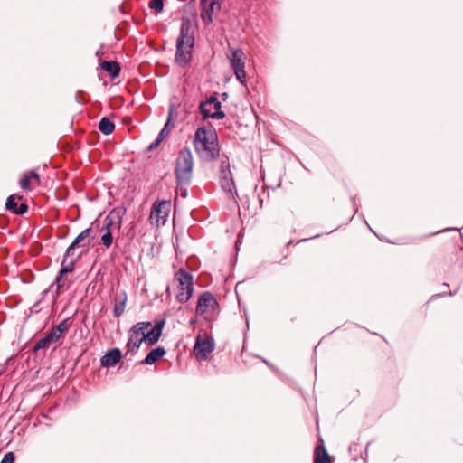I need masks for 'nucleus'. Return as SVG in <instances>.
<instances>
[{"label":"nucleus","mask_w":463,"mask_h":463,"mask_svg":"<svg viewBox=\"0 0 463 463\" xmlns=\"http://www.w3.org/2000/svg\"><path fill=\"white\" fill-rule=\"evenodd\" d=\"M194 147L199 158L204 162L216 160L220 155V145L215 130L209 127H199L194 137Z\"/></svg>","instance_id":"f257e3e1"},{"label":"nucleus","mask_w":463,"mask_h":463,"mask_svg":"<svg viewBox=\"0 0 463 463\" xmlns=\"http://www.w3.org/2000/svg\"><path fill=\"white\" fill-rule=\"evenodd\" d=\"M194 46V37L193 25L189 19L183 18L175 52V61L180 66H185L190 62Z\"/></svg>","instance_id":"f03ea898"},{"label":"nucleus","mask_w":463,"mask_h":463,"mask_svg":"<svg viewBox=\"0 0 463 463\" xmlns=\"http://www.w3.org/2000/svg\"><path fill=\"white\" fill-rule=\"evenodd\" d=\"M194 156L188 147L178 153L175 160V175L178 186L190 184L193 177Z\"/></svg>","instance_id":"7ed1b4c3"},{"label":"nucleus","mask_w":463,"mask_h":463,"mask_svg":"<svg viewBox=\"0 0 463 463\" xmlns=\"http://www.w3.org/2000/svg\"><path fill=\"white\" fill-rule=\"evenodd\" d=\"M91 233V229L87 228L84 231H82L76 238L75 240L71 243V245L68 247L65 258L62 261L61 269L59 272L61 276H65L68 273H71L74 270V261L77 258L80 256V253L76 256V258L71 260L68 264H64L66 261V259L68 257H73L75 255V249L76 247H82V248H88L90 246V241L88 239Z\"/></svg>","instance_id":"20e7f679"},{"label":"nucleus","mask_w":463,"mask_h":463,"mask_svg":"<svg viewBox=\"0 0 463 463\" xmlns=\"http://www.w3.org/2000/svg\"><path fill=\"white\" fill-rule=\"evenodd\" d=\"M195 313L208 322L216 319L219 314V304L211 292L205 291L199 297Z\"/></svg>","instance_id":"39448f33"},{"label":"nucleus","mask_w":463,"mask_h":463,"mask_svg":"<svg viewBox=\"0 0 463 463\" xmlns=\"http://www.w3.org/2000/svg\"><path fill=\"white\" fill-rule=\"evenodd\" d=\"M175 279L178 281L176 299L180 303H185L191 298L194 292L193 276L185 269H180L175 274Z\"/></svg>","instance_id":"423d86ee"},{"label":"nucleus","mask_w":463,"mask_h":463,"mask_svg":"<svg viewBox=\"0 0 463 463\" xmlns=\"http://www.w3.org/2000/svg\"><path fill=\"white\" fill-rule=\"evenodd\" d=\"M227 57L237 80L243 85L246 83L245 59L246 55L241 49L229 48Z\"/></svg>","instance_id":"0eeeda50"},{"label":"nucleus","mask_w":463,"mask_h":463,"mask_svg":"<svg viewBox=\"0 0 463 463\" xmlns=\"http://www.w3.org/2000/svg\"><path fill=\"white\" fill-rule=\"evenodd\" d=\"M222 103L215 96H211L205 101L200 103L199 109L203 118L213 119H222L225 113L221 110Z\"/></svg>","instance_id":"6e6552de"},{"label":"nucleus","mask_w":463,"mask_h":463,"mask_svg":"<svg viewBox=\"0 0 463 463\" xmlns=\"http://www.w3.org/2000/svg\"><path fill=\"white\" fill-rule=\"evenodd\" d=\"M143 324H135L129 330L127 343L128 352L135 354L143 342H146V334L141 330Z\"/></svg>","instance_id":"1a4fd4ad"},{"label":"nucleus","mask_w":463,"mask_h":463,"mask_svg":"<svg viewBox=\"0 0 463 463\" xmlns=\"http://www.w3.org/2000/svg\"><path fill=\"white\" fill-rule=\"evenodd\" d=\"M214 341L212 336L205 335L203 338L196 337L194 353L197 359L206 360L209 354L214 350Z\"/></svg>","instance_id":"9d476101"},{"label":"nucleus","mask_w":463,"mask_h":463,"mask_svg":"<svg viewBox=\"0 0 463 463\" xmlns=\"http://www.w3.org/2000/svg\"><path fill=\"white\" fill-rule=\"evenodd\" d=\"M125 213L126 210L123 208H114L111 210L103 221L101 232L108 230L112 232L114 229L119 230Z\"/></svg>","instance_id":"9b49d317"},{"label":"nucleus","mask_w":463,"mask_h":463,"mask_svg":"<svg viewBox=\"0 0 463 463\" xmlns=\"http://www.w3.org/2000/svg\"><path fill=\"white\" fill-rule=\"evenodd\" d=\"M70 282L65 278V276H61L58 274L54 282L43 293V298H44L49 292L52 294V302L55 303L59 298V296L70 287Z\"/></svg>","instance_id":"f8f14e48"},{"label":"nucleus","mask_w":463,"mask_h":463,"mask_svg":"<svg viewBox=\"0 0 463 463\" xmlns=\"http://www.w3.org/2000/svg\"><path fill=\"white\" fill-rule=\"evenodd\" d=\"M170 208V202L168 201H161V202H156L153 204L150 218L152 220H156V222H159L160 220L163 221V223L165 222Z\"/></svg>","instance_id":"ddd939ff"},{"label":"nucleus","mask_w":463,"mask_h":463,"mask_svg":"<svg viewBox=\"0 0 463 463\" xmlns=\"http://www.w3.org/2000/svg\"><path fill=\"white\" fill-rule=\"evenodd\" d=\"M201 18L206 24H209L213 22V12L220 9V5L216 0H201Z\"/></svg>","instance_id":"4468645a"},{"label":"nucleus","mask_w":463,"mask_h":463,"mask_svg":"<svg viewBox=\"0 0 463 463\" xmlns=\"http://www.w3.org/2000/svg\"><path fill=\"white\" fill-rule=\"evenodd\" d=\"M220 184L221 188L227 194V196L231 199H233L236 202V197L238 196V194L235 190V184L233 181L232 174L221 175Z\"/></svg>","instance_id":"2eb2a0df"},{"label":"nucleus","mask_w":463,"mask_h":463,"mask_svg":"<svg viewBox=\"0 0 463 463\" xmlns=\"http://www.w3.org/2000/svg\"><path fill=\"white\" fill-rule=\"evenodd\" d=\"M165 324V319L157 320L154 326L151 324L149 332L146 333V342L148 345H152L159 340Z\"/></svg>","instance_id":"dca6fc26"},{"label":"nucleus","mask_w":463,"mask_h":463,"mask_svg":"<svg viewBox=\"0 0 463 463\" xmlns=\"http://www.w3.org/2000/svg\"><path fill=\"white\" fill-rule=\"evenodd\" d=\"M60 338L61 337L52 328L43 337L37 341L33 346V351L37 353L41 349H47L52 344L57 342Z\"/></svg>","instance_id":"f3484780"},{"label":"nucleus","mask_w":463,"mask_h":463,"mask_svg":"<svg viewBox=\"0 0 463 463\" xmlns=\"http://www.w3.org/2000/svg\"><path fill=\"white\" fill-rule=\"evenodd\" d=\"M121 359V352L118 348L109 350L100 359V364L104 367L116 365Z\"/></svg>","instance_id":"a211bd4d"},{"label":"nucleus","mask_w":463,"mask_h":463,"mask_svg":"<svg viewBox=\"0 0 463 463\" xmlns=\"http://www.w3.org/2000/svg\"><path fill=\"white\" fill-rule=\"evenodd\" d=\"M314 463H332L324 441L319 439L314 451Z\"/></svg>","instance_id":"6ab92c4d"},{"label":"nucleus","mask_w":463,"mask_h":463,"mask_svg":"<svg viewBox=\"0 0 463 463\" xmlns=\"http://www.w3.org/2000/svg\"><path fill=\"white\" fill-rule=\"evenodd\" d=\"M165 354V350L162 346H157L156 348L151 350L144 361H142V364H153L156 362H157L159 359H161Z\"/></svg>","instance_id":"aec40b11"},{"label":"nucleus","mask_w":463,"mask_h":463,"mask_svg":"<svg viewBox=\"0 0 463 463\" xmlns=\"http://www.w3.org/2000/svg\"><path fill=\"white\" fill-rule=\"evenodd\" d=\"M127 303V294L122 292L120 296L115 298V304L113 308V315L116 317H119L125 311Z\"/></svg>","instance_id":"412c9836"},{"label":"nucleus","mask_w":463,"mask_h":463,"mask_svg":"<svg viewBox=\"0 0 463 463\" xmlns=\"http://www.w3.org/2000/svg\"><path fill=\"white\" fill-rule=\"evenodd\" d=\"M101 68L109 73L110 77L112 79H115L118 76L119 74V71H120V66L119 64L117 62V61H103L100 64Z\"/></svg>","instance_id":"4be33fe9"},{"label":"nucleus","mask_w":463,"mask_h":463,"mask_svg":"<svg viewBox=\"0 0 463 463\" xmlns=\"http://www.w3.org/2000/svg\"><path fill=\"white\" fill-rule=\"evenodd\" d=\"M99 129L104 135H109L114 131L115 125L109 118L104 117L99 123Z\"/></svg>","instance_id":"5701e85b"},{"label":"nucleus","mask_w":463,"mask_h":463,"mask_svg":"<svg viewBox=\"0 0 463 463\" xmlns=\"http://www.w3.org/2000/svg\"><path fill=\"white\" fill-rule=\"evenodd\" d=\"M71 326L70 318L62 320L59 325L52 326V328L61 337L63 333L67 332Z\"/></svg>","instance_id":"b1692460"},{"label":"nucleus","mask_w":463,"mask_h":463,"mask_svg":"<svg viewBox=\"0 0 463 463\" xmlns=\"http://www.w3.org/2000/svg\"><path fill=\"white\" fill-rule=\"evenodd\" d=\"M229 158L226 156H222L220 164V175H231Z\"/></svg>","instance_id":"393cba45"},{"label":"nucleus","mask_w":463,"mask_h":463,"mask_svg":"<svg viewBox=\"0 0 463 463\" xmlns=\"http://www.w3.org/2000/svg\"><path fill=\"white\" fill-rule=\"evenodd\" d=\"M102 232H103V234L101 235V238H100L101 242L107 249H109L113 243L112 232L108 230V231H103Z\"/></svg>","instance_id":"a878e982"},{"label":"nucleus","mask_w":463,"mask_h":463,"mask_svg":"<svg viewBox=\"0 0 463 463\" xmlns=\"http://www.w3.org/2000/svg\"><path fill=\"white\" fill-rule=\"evenodd\" d=\"M5 207L8 211L14 213V210L17 209L16 197L14 195H10L7 198Z\"/></svg>","instance_id":"bb28decb"},{"label":"nucleus","mask_w":463,"mask_h":463,"mask_svg":"<svg viewBox=\"0 0 463 463\" xmlns=\"http://www.w3.org/2000/svg\"><path fill=\"white\" fill-rule=\"evenodd\" d=\"M149 7L156 11V13H160L163 11L164 3L163 0H151L149 2Z\"/></svg>","instance_id":"cd10ccee"},{"label":"nucleus","mask_w":463,"mask_h":463,"mask_svg":"<svg viewBox=\"0 0 463 463\" xmlns=\"http://www.w3.org/2000/svg\"><path fill=\"white\" fill-rule=\"evenodd\" d=\"M30 177L25 175L23 179H21L20 181V186L22 189L24 190H31V186H30Z\"/></svg>","instance_id":"c85d7f7f"},{"label":"nucleus","mask_w":463,"mask_h":463,"mask_svg":"<svg viewBox=\"0 0 463 463\" xmlns=\"http://www.w3.org/2000/svg\"><path fill=\"white\" fill-rule=\"evenodd\" d=\"M14 452H8L6 453L0 463H14Z\"/></svg>","instance_id":"c756f323"},{"label":"nucleus","mask_w":463,"mask_h":463,"mask_svg":"<svg viewBox=\"0 0 463 463\" xmlns=\"http://www.w3.org/2000/svg\"><path fill=\"white\" fill-rule=\"evenodd\" d=\"M28 211V205L26 203H21L17 206V209L14 210L15 214H24Z\"/></svg>","instance_id":"7c9ffc66"},{"label":"nucleus","mask_w":463,"mask_h":463,"mask_svg":"<svg viewBox=\"0 0 463 463\" xmlns=\"http://www.w3.org/2000/svg\"><path fill=\"white\" fill-rule=\"evenodd\" d=\"M173 110H174V107H173V105H171L170 108H169L168 119H167V121H166V123L165 124V127H164V128H166V129L169 130V131H170L171 128H173V125L171 126V118H172Z\"/></svg>","instance_id":"2f4dec72"},{"label":"nucleus","mask_w":463,"mask_h":463,"mask_svg":"<svg viewBox=\"0 0 463 463\" xmlns=\"http://www.w3.org/2000/svg\"><path fill=\"white\" fill-rule=\"evenodd\" d=\"M27 176H29L30 179L35 180L37 184H40V176H39L38 173L35 170H31L29 172V175H27Z\"/></svg>","instance_id":"473e14b6"},{"label":"nucleus","mask_w":463,"mask_h":463,"mask_svg":"<svg viewBox=\"0 0 463 463\" xmlns=\"http://www.w3.org/2000/svg\"><path fill=\"white\" fill-rule=\"evenodd\" d=\"M137 324H143V326H145V327H143L141 329L145 334L146 332H149L150 327H151V323L150 322H138Z\"/></svg>","instance_id":"72a5a7b5"},{"label":"nucleus","mask_w":463,"mask_h":463,"mask_svg":"<svg viewBox=\"0 0 463 463\" xmlns=\"http://www.w3.org/2000/svg\"><path fill=\"white\" fill-rule=\"evenodd\" d=\"M169 132L170 131L167 130L166 128H163L157 137L161 138V140H163L165 138V137L169 134Z\"/></svg>","instance_id":"f704fd0d"},{"label":"nucleus","mask_w":463,"mask_h":463,"mask_svg":"<svg viewBox=\"0 0 463 463\" xmlns=\"http://www.w3.org/2000/svg\"><path fill=\"white\" fill-rule=\"evenodd\" d=\"M161 141H162V140H161V138H158V137H157V138L156 139V141H155V142H153V143L149 146V149H150V150H152V149H154L155 147H156V146L160 144V142H161Z\"/></svg>","instance_id":"c9c22d12"},{"label":"nucleus","mask_w":463,"mask_h":463,"mask_svg":"<svg viewBox=\"0 0 463 463\" xmlns=\"http://www.w3.org/2000/svg\"><path fill=\"white\" fill-rule=\"evenodd\" d=\"M446 295L452 296V295H454V293H452L450 291L449 293L447 291H443V292H441L439 294L434 295L432 298H439V297H443V296H446Z\"/></svg>","instance_id":"e433bc0d"},{"label":"nucleus","mask_w":463,"mask_h":463,"mask_svg":"<svg viewBox=\"0 0 463 463\" xmlns=\"http://www.w3.org/2000/svg\"><path fill=\"white\" fill-rule=\"evenodd\" d=\"M443 286H444L445 288H449V285H448V284H446V283H445Z\"/></svg>","instance_id":"4c0bfd02"},{"label":"nucleus","mask_w":463,"mask_h":463,"mask_svg":"<svg viewBox=\"0 0 463 463\" xmlns=\"http://www.w3.org/2000/svg\"><path fill=\"white\" fill-rule=\"evenodd\" d=\"M182 195L184 197L186 196V192L183 193Z\"/></svg>","instance_id":"58836bf2"},{"label":"nucleus","mask_w":463,"mask_h":463,"mask_svg":"<svg viewBox=\"0 0 463 463\" xmlns=\"http://www.w3.org/2000/svg\"><path fill=\"white\" fill-rule=\"evenodd\" d=\"M208 109H210V110H211V109H212V106H208Z\"/></svg>","instance_id":"ea45409f"}]
</instances>
